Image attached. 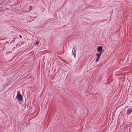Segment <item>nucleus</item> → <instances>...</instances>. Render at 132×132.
<instances>
[{"mask_svg":"<svg viewBox=\"0 0 132 132\" xmlns=\"http://www.w3.org/2000/svg\"><path fill=\"white\" fill-rule=\"evenodd\" d=\"M16 98L19 100V101H22L23 100V97L20 94V92L19 91H18L17 93Z\"/></svg>","mask_w":132,"mask_h":132,"instance_id":"obj_1","label":"nucleus"},{"mask_svg":"<svg viewBox=\"0 0 132 132\" xmlns=\"http://www.w3.org/2000/svg\"><path fill=\"white\" fill-rule=\"evenodd\" d=\"M102 53V52H100L98 53H97L96 54V58L95 60V62H97L99 59Z\"/></svg>","mask_w":132,"mask_h":132,"instance_id":"obj_2","label":"nucleus"},{"mask_svg":"<svg viewBox=\"0 0 132 132\" xmlns=\"http://www.w3.org/2000/svg\"><path fill=\"white\" fill-rule=\"evenodd\" d=\"M103 49V47L101 46H98V47L97 49V51L98 52L103 53V51H102Z\"/></svg>","mask_w":132,"mask_h":132,"instance_id":"obj_3","label":"nucleus"},{"mask_svg":"<svg viewBox=\"0 0 132 132\" xmlns=\"http://www.w3.org/2000/svg\"><path fill=\"white\" fill-rule=\"evenodd\" d=\"M132 111V109L131 108L128 109L127 111V114L128 115L130 114Z\"/></svg>","mask_w":132,"mask_h":132,"instance_id":"obj_4","label":"nucleus"},{"mask_svg":"<svg viewBox=\"0 0 132 132\" xmlns=\"http://www.w3.org/2000/svg\"><path fill=\"white\" fill-rule=\"evenodd\" d=\"M76 51V50L74 48H73L72 52V54L73 55L75 58L76 57L75 52Z\"/></svg>","mask_w":132,"mask_h":132,"instance_id":"obj_5","label":"nucleus"},{"mask_svg":"<svg viewBox=\"0 0 132 132\" xmlns=\"http://www.w3.org/2000/svg\"><path fill=\"white\" fill-rule=\"evenodd\" d=\"M39 41H37L36 42L35 45L36 46H37L39 44Z\"/></svg>","mask_w":132,"mask_h":132,"instance_id":"obj_6","label":"nucleus"},{"mask_svg":"<svg viewBox=\"0 0 132 132\" xmlns=\"http://www.w3.org/2000/svg\"><path fill=\"white\" fill-rule=\"evenodd\" d=\"M19 37L20 38H22V36L20 35L19 36Z\"/></svg>","mask_w":132,"mask_h":132,"instance_id":"obj_7","label":"nucleus"}]
</instances>
